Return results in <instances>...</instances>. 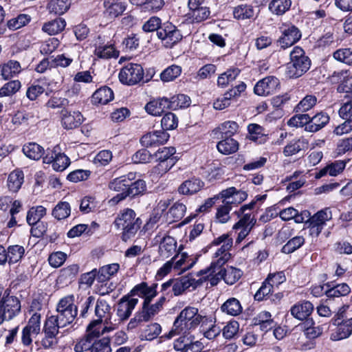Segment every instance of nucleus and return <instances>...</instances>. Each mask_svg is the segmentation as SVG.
Returning a JSON list of instances; mask_svg holds the SVG:
<instances>
[{"mask_svg": "<svg viewBox=\"0 0 352 352\" xmlns=\"http://www.w3.org/2000/svg\"><path fill=\"white\" fill-rule=\"evenodd\" d=\"M65 327V325H61L58 320L55 318V316L48 317L43 324V331H46L56 336L59 333V329Z\"/></svg>", "mask_w": 352, "mask_h": 352, "instance_id": "61", "label": "nucleus"}, {"mask_svg": "<svg viewBox=\"0 0 352 352\" xmlns=\"http://www.w3.org/2000/svg\"><path fill=\"white\" fill-rule=\"evenodd\" d=\"M186 207L180 202H175L166 213V221L169 223L177 222L185 215Z\"/></svg>", "mask_w": 352, "mask_h": 352, "instance_id": "41", "label": "nucleus"}, {"mask_svg": "<svg viewBox=\"0 0 352 352\" xmlns=\"http://www.w3.org/2000/svg\"><path fill=\"white\" fill-rule=\"evenodd\" d=\"M175 341L174 349L181 352H200L204 349V344L200 340H196L190 333L183 334Z\"/></svg>", "mask_w": 352, "mask_h": 352, "instance_id": "15", "label": "nucleus"}, {"mask_svg": "<svg viewBox=\"0 0 352 352\" xmlns=\"http://www.w3.org/2000/svg\"><path fill=\"white\" fill-rule=\"evenodd\" d=\"M175 153L176 149L173 146L159 148L153 155V158L159 163L153 168L152 172L157 175L167 173L176 162V160L173 157Z\"/></svg>", "mask_w": 352, "mask_h": 352, "instance_id": "5", "label": "nucleus"}, {"mask_svg": "<svg viewBox=\"0 0 352 352\" xmlns=\"http://www.w3.org/2000/svg\"><path fill=\"white\" fill-rule=\"evenodd\" d=\"M313 310L314 306L309 301H302L293 305L290 311L294 318L303 320L311 315Z\"/></svg>", "mask_w": 352, "mask_h": 352, "instance_id": "31", "label": "nucleus"}, {"mask_svg": "<svg viewBox=\"0 0 352 352\" xmlns=\"http://www.w3.org/2000/svg\"><path fill=\"white\" fill-rule=\"evenodd\" d=\"M205 0H188V12L186 14V20L191 23H201L209 18L210 11L208 7L204 6Z\"/></svg>", "mask_w": 352, "mask_h": 352, "instance_id": "9", "label": "nucleus"}, {"mask_svg": "<svg viewBox=\"0 0 352 352\" xmlns=\"http://www.w3.org/2000/svg\"><path fill=\"white\" fill-rule=\"evenodd\" d=\"M155 240L160 243L159 252L162 257L168 258L176 252L177 242L173 237L168 235L161 236L157 234Z\"/></svg>", "mask_w": 352, "mask_h": 352, "instance_id": "22", "label": "nucleus"}, {"mask_svg": "<svg viewBox=\"0 0 352 352\" xmlns=\"http://www.w3.org/2000/svg\"><path fill=\"white\" fill-rule=\"evenodd\" d=\"M197 258L189 257L186 253H182L180 256H174L170 261H173V267L175 270L186 271L194 266Z\"/></svg>", "mask_w": 352, "mask_h": 352, "instance_id": "34", "label": "nucleus"}, {"mask_svg": "<svg viewBox=\"0 0 352 352\" xmlns=\"http://www.w3.org/2000/svg\"><path fill=\"white\" fill-rule=\"evenodd\" d=\"M233 241L228 234H223L214 239L212 243V246H219L213 256V260L219 266H223L230 258L231 254L230 251L232 247Z\"/></svg>", "mask_w": 352, "mask_h": 352, "instance_id": "7", "label": "nucleus"}, {"mask_svg": "<svg viewBox=\"0 0 352 352\" xmlns=\"http://www.w3.org/2000/svg\"><path fill=\"white\" fill-rule=\"evenodd\" d=\"M116 327V324H105L101 320H95L92 321L87 327V333L91 339L98 338L100 335L113 331Z\"/></svg>", "mask_w": 352, "mask_h": 352, "instance_id": "26", "label": "nucleus"}, {"mask_svg": "<svg viewBox=\"0 0 352 352\" xmlns=\"http://www.w3.org/2000/svg\"><path fill=\"white\" fill-rule=\"evenodd\" d=\"M41 314L34 313L23 328L21 336V344L29 347L32 345L33 340L41 333Z\"/></svg>", "mask_w": 352, "mask_h": 352, "instance_id": "8", "label": "nucleus"}, {"mask_svg": "<svg viewBox=\"0 0 352 352\" xmlns=\"http://www.w3.org/2000/svg\"><path fill=\"white\" fill-rule=\"evenodd\" d=\"M105 13L111 18H115L121 14L126 9L124 3L116 0H105L104 1Z\"/></svg>", "mask_w": 352, "mask_h": 352, "instance_id": "42", "label": "nucleus"}, {"mask_svg": "<svg viewBox=\"0 0 352 352\" xmlns=\"http://www.w3.org/2000/svg\"><path fill=\"white\" fill-rule=\"evenodd\" d=\"M61 123L66 129H72L79 126L83 121V117L80 111H69L63 109L60 112Z\"/></svg>", "mask_w": 352, "mask_h": 352, "instance_id": "24", "label": "nucleus"}, {"mask_svg": "<svg viewBox=\"0 0 352 352\" xmlns=\"http://www.w3.org/2000/svg\"><path fill=\"white\" fill-rule=\"evenodd\" d=\"M23 153L30 159L39 160L44 154V148L35 142H29L23 147Z\"/></svg>", "mask_w": 352, "mask_h": 352, "instance_id": "48", "label": "nucleus"}, {"mask_svg": "<svg viewBox=\"0 0 352 352\" xmlns=\"http://www.w3.org/2000/svg\"><path fill=\"white\" fill-rule=\"evenodd\" d=\"M243 272L241 270L230 266L223 270H221V275L226 283L228 285H233L238 281L241 277Z\"/></svg>", "mask_w": 352, "mask_h": 352, "instance_id": "49", "label": "nucleus"}, {"mask_svg": "<svg viewBox=\"0 0 352 352\" xmlns=\"http://www.w3.org/2000/svg\"><path fill=\"white\" fill-rule=\"evenodd\" d=\"M190 98L184 94H177L168 99L169 109L176 110L186 108L190 104Z\"/></svg>", "mask_w": 352, "mask_h": 352, "instance_id": "54", "label": "nucleus"}, {"mask_svg": "<svg viewBox=\"0 0 352 352\" xmlns=\"http://www.w3.org/2000/svg\"><path fill=\"white\" fill-rule=\"evenodd\" d=\"M21 71L20 63L14 60L0 65V76L4 80L13 78Z\"/></svg>", "mask_w": 352, "mask_h": 352, "instance_id": "35", "label": "nucleus"}, {"mask_svg": "<svg viewBox=\"0 0 352 352\" xmlns=\"http://www.w3.org/2000/svg\"><path fill=\"white\" fill-rule=\"evenodd\" d=\"M47 210L43 206L32 207L28 212L26 221L32 226H35L46 214Z\"/></svg>", "mask_w": 352, "mask_h": 352, "instance_id": "45", "label": "nucleus"}, {"mask_svg": "<svg viewBox=\"0 0 352 352\" xmlns=\"http://www.w3.org/2000/svg\"><path fill=\"white\" fill-rule=\"evenodd\" d=\"M138 302V299L131 295L123 296L118 304L117 315L121 320H126L131 315Z\"/></svg>", "mask_w": 352, "mask_h": 352, "instance_id": "23", "label": "nucleus"}, {"mask_svg": "<svg viewBox=\"0 0 352 352\" xmlns=\"http://www.w3.org/2000/svg\"><path fill=\"white\" fill-rule=\"evenodd\" d=\"M336 326L334 331L331 333L330 339L338 341L349 338L352 334V318L342 320L333 324Z\"/></svg>", "mask_w": 352, "mask_h": 352, "instance_id": "25", "label": "nucleus"}, {"mask_svg": "<svg viewBox=\"0 0 352 352\" xmlns=\"http://www.w3.org/2000/svg\"><path fill=\"white\" fill-rule=\"evenodd\" d=\"M208 320V318L199 313L197 308L190 306L186 307L177 316L167 338H170L176 335L190 333L200 324H205Z\"/></svg>", "mask_w": 352, "mask_h": 352, "instance_id": "1", "label": "nucleus"}, {"mask_svg": "<svg viewBox=\"0 0 352 352\" xmlns=\"http://www.w3.org/2000/svg\"><path fill=\"white\" fill-rule=\"evenodd\" d=\"M165 109H169L168 98L165 97L153 100L145 106L146 111L154 116H160Z\"/></svg>", "mask_w": 352, "mask_h": 352, "instance_id": "32", "label": "nucleus"}, {"mask_svg": "<svg viewBox=\"0 0 352 352\" xmlns=\"http://www.w3.org/2000/svg\"><path fill=\"white\" fill-rule=\"evenodd\" d=\"M95 45L94 54L100 58L108 59L119 56V51L115 49L113 43L106 42L101 36L98 37Z\"/></svg>", "mask_w": 352, "mask_h": 352, "instance_id": "19", "label": "nucleus"}, {"mask_svg": "<svg viewBox=\"0 0 352 352\" xmlns=\"http://www.w3.org/2000/svg\"><path fill=\"white\" fill-rule=\"evenodd\" d=\"M24 181V175L22 170H14L11 172L8 178V187L13 192H17L21 187Z\"/></svg>", "mask_w": 352, "mask_h": 352, "instance_id": "46", "label": "nucleus"}, {"mask_svg": "<svg viewBox=\"0 0 352 352\" xmlns=\"http://www.w3.org/2000/svg\"><path fill=\"white\" fill-rule=\"evenodd\" d=\"M151 302H144L142 309L138 311L144 322L152 319L159 311L157 305H150Z\"/></svg>", "mask_w": 352, "mask_h": 352, "instance_id": "62", "label": "nucleus"}, {"mask_svg": "<svg viewBox=\"0 0 352 352\" xmlns=\"http://www.w3.org/2000/svg\"><path fill=\"white\" fill-rule=\"evenodd\" d=\"M169 137V134L164 130L153 131L144 135L140 142L146 147L155 146L165 144Z\"/></svg>", "mask_w": 352, "mask_h": 352, "instance_id": "21", "label": "nucleus"}, {"mask_svg": "<svg viewBox=\"0 0 352 352\" xmlns=\"http://www.w3.org/2000/svg\"><path fill=\"white\" fill-rule=\"evenodd\" d=\"M31 18L26 14H20L8 21L7 26L10 30H18L28 24Z\"/></svg>", "mask_w": 352, "mask_h": 352, "instance_id": "60", "label": "nucleus"}, {"mask_svg": "<svg viewBox=\"0 0 352 352\" xmlns=\"http://www.w3.org/2000/svg\"><path fill=\"white\" fill-rule=\"evenodd\" d=\"M119 268L120 265L118 263H112L102 266L97 272V280L100 283L107 281L118 272Z\"/></svg>", "mask_w": 352, "mask_h": 352, "instance_id": "47", "label": "nucleus"}, {"mask_svg": "<svg viewBox=\"0 0 352 352\" xmlns=\"http://www.w3.org/2000/svg\"><path fill=\"white\" fill-rule=\"evenodd\" d=\"M329 122V116L327 113L320 112L311 118V123L305 126V130L309 132H317L327 125Z\"/></svg>", "mask_w": 352, "mask_h": 352, "instance_id": "37", "label": "nucleus"}, {"mask_svg": "<svg viewBox=\"0 0 352 352\" xmlns=\"http://www.w3.org/2000/svg\"><path fill=\"white\" fill-rule=\"evenodd\" d=\"M311 60L305 56L304 50L295 47L290 53V62L287 63V74L291 78L301 76L309 70Z\"/></svg>", "mask_w": 352, "mask_h": 352, "instance_id": "3", "label": "nucleus"}, {"mask_svg": "<svg viewBox=\"0 0 352 352\" xmlns=\"http://www.w3.org/2000/svg\"><path fill=\"white\" fill-rule=\"evenodd\" d=\"M238 124L231 120L225 121L218 126V130L226 138H231L238 131Z\"/></svg>", "mask_w": 352, "mask_h": 352, "instance_id": "63", "label": "nucleus"}, {"mask_svg": "<svg viewBox=\"0 0 352 352\" xmlns=\"http://www.w3.org/2000/svg\"><path fill=\"white\" fill-rule=\"evenodd\" d=\"M222 266L217 265L215 261H212L210 265L204 270L197 272L195 275L197 279H201V285L208 280L211 286L217 285L221 279V275Z\"/></svg>", "mask_w": 352, "mask_h": 352, "instance_id": "17", "label": "nucleus"}, {"mask_svg": "<svg viewBox=\"0 0 352 352\" xmlns=\"http://www.w3.org/2000/svg\"><path fill=\"white\" fill-rule=\"evenodd\" d=\"M279 80L273 76H269L258 80L254 87L255 94L267 96L273 94L279 86Z\"/></svg>", "mask_w": 352, "mask_h": 352, "instance_id": "18", "label": "nucleus"}, {"mask_svg": "<svg viewBox=\"0 0 352 352\" xmlns=\"http://www.w3.org/2000/svg\"><path fill=\"white\" fill-rule=\"evenodd\" d=\"M217 148L221 153L230 155L238 151L239 143L232 138H226L218 142Z\"/></svg>", "mask_w": 352, "mask_h": 352, "instance_id": "44", "label": "nucleus"}, {"mask_svg": "<svg viewBox=\"0 0 352 352\" xmlns=\"http://www.w3.org/2000/svg\"><path fill=\"white\" fill-rule=\"evenodd\" d=\"M114 98L113 92L107 86L98 89L91 96V102L94 104H106Z\"/></svg>", "mask_w": 352, "mask_h": 352, "instance_id": "33", "label": "nucleus"}, {"mask_svg": "<svg viewBox=\"0 0 352 352\" xmlns=\"http://www.w3.org/2000/svg\"><path fill=\"white\" fill-rule=\"evenodd\" d=\"M142 224V219L131 208L120 210L113 221L116 229L122 231L121 239L125 242L135 236Z\"/></svg>", "mask_w": 352, "mask_h": 352, "instance_id": "2", "label": "nucleus"}, {"mask_svg": "<svg viewBox=\"0 0 352 352\" xmlns=\"http://www.w3.org/2000/svg\"><path fill=\"white\" fill-rule=\"evenodd\" d=\"M182 74V67L173 65L165 69L160 74V78L163 82H170L176 79Z\"/></svg>", "mask_w": 352, "mask_h": 352, "instance_id": "59", "label": "nucleus"}, {"mask_svg": "<svg viewBox=\"0 0 352 352\" xmlns=\"http://www.w3.org/2000/svg\"><path fill=\"white\" fill-rule=\"evenodd\" d=\"M66 25L64 19L61 18L56 19L52 21L43 25L42 30L50 35H54L62 32Z\"/></svg>", "mask_w": 352, "mask_h": 352, "instance_id": "53", "label": "nucleus"}, {"mask_svg": "<svg viewBox=\"0 0 352 352\" xmlns=\"http://www.w3.org/2000/svg\"><path fill=\"white\" fill-rule=\"evenodd\" d=\"M280 217L284 221L294 219L296 223H300L307 221L309 217V212L303 211L298 213V210L293 207H289L280 212Z\"/></svg>", "mask_w": 352, "mask_h": 352, "instance_id": "36", "label": "nucleus"}, {"mask_svg": "<svg viewBox=\"0 0 352 352\" xmlns=\"http://www.w3.org/2000/svg\"><path fill=\"white\" fill-rule=\"evenodd\" d=\"M233 15L236 19L244 20L253 18L254 16V11L251 6L240 5L234 8Z\"/></svg>", "mask_w": 352, "mask_h": 352, "instance_id": "58", "label": "nucleus"}, {"mask_svg": "<svg viewBox=\"0 0 352 352\" xmlns=\"http://www.w3.org/2000/svg\"><path fill=\"white\" fill-rule=\"evenodd\" d=\"M95 314L98 318L97 320H101L107 324H112L111 322V307L105 300L101 299L97 300Z\"/></svg>", "mask_w": 352, "mask_h": 352, "instance_id": "38", "label": "nucleus"}, {"mask_svg": "<svg viewBox=\"0 0 352 352\" xmlns=\"http://www.w3.org/2000/svg\"><path fill=\"white\" fill-rule=\"evenodd\" d=\"M280 30L281 36L277 40V45L282 50L292 46L301 38L300 31L293 25L283 24Z\"/></svg>", "mask_w": 352, "mask_h": 352, "instance_id": "12", "label": "nucleus"}, {"mask_svg": "<svg viewBox=\"0 0 352 352\" xmlns=\"http://www.w3.org/2000/svg\"><path fill=\"white\" fill-rule=\"evenodd\" d=\"M71 213V207L69 203L66 201H60L52 210V216L58 219L62 220L67 218Z\"/></svg>", "mask_w": 352, "mask_h": 352, "instance_id": "55", "label": "nucleus"}, {"mask_svg": "<svg viewBox=\"0 0 352 352\" xmlns=\"http://www.w3.org/2000/svg\"><path fill=\"white\" fill-rule=\"evenodd\" d=\"M204 186V182L197 177H192L182 182L178 188V192L184 195H192Z\"/></svg>", "mask_w": 352, "mask_h": 352, "instance_id": "28", "label": "nucleus"}, {"mask_svg": "<svg viewBox=\"0 0 352 352\" xmlns=\"http://www.w3.org/2000/svg\"><path fill=\"white\" fill-rule=\"evenodd\" d=\"M291 6L292 0H272L268 8L274 14L283 15L289 10Z\"/></svg>", "mask_w": 352, "mask_h": 352, "instance_id": "52", "label": "nucleus"}, {"mask_svg": "<svg viewBox=\"0 0 352 352\" xmlns=\"http://www.w3.org/2000/svg\"><path fill=\"white\" fill-rule=\"evenodd\" d=\"M222 312L232 316H239L243 311L240 301L235 298H228L221 307Z\"/></svg>", "mask_w": 352, "mask_h": 352, "instance_id": "40", "label": "nucleus"}, {"mask_svg": "<svg viewBox=\"0 0 352 352\" xmlns=\"http://www.w3.org/2000/svg\"><path fill=\"white\" fill-rule=\"evenodd\" d=\"M70 5V0H51L48 4V9L50 12L61 15L68 10Z\"/></svg>", "mask_w": 352, "mask_h": 352, "instance_id": "56", "label": "nucleus"}, {"mask_svg": "<svg viewBox=\"0 0 352 352\" xmlns=\"http://www.w3.org/2000/svg\"><path fill=\"white\" fill-rule=\"evenodd\" d=\"M331 219V212L329 208L321 210L308 219L310 234L318 236L326 225V222Z\"/></svg>", "mask_w": 352, "mask_h": 352, "instance_id": "16", "label": "nucleus"}, {"mask_svg": "<svg viewBox=\"0 0 352 352\" xmlns=\"http://www.w3.org/2000/svg\"><path fill=\"white\" fill-rule=\"evenodd\" d=\"M25 254V249L19 245H10L7 249L8 263H16L19 261Z\"/></svg>", "mask_w": 352, "mask_h": 352, "instance_id": "57", "label": "nucleus"}, {"mask_svg": "<svg viewBox=\"0 0 352 352\" xmlns=\"http://www.w3.org/2000/svg\"><path fill=\"white\" fill-rule=\"evenodd\" d=\"M307 146L304 139H294L290 141L284 148L283 154L287 156H292L303 150Z\"/></svg>", "mask_w": 352, "mask_h": 352, "instance_id": "50", "label": "nucleus"}, {"mask_svg": "<svg viewBox=\"0 0 352 352\" xmlns=\"http://www.w3.org/2000/svg\"><path fill=\"white\" fill-rule=\"evenodd\" d=\"M157 37L161 39L166 47H172L182 38L180 31L169 22L164 23L157 32Z\"/></svg>", "mask_w": 352, "mask_h": 352, "instance_id": "11", "label": "nucleus"}, {"mask_svg": "<svg viewBox=\"0 0 352 352\" xmlns=\"http://www.w3.org/2000/svg\"><path fill=\"white\" fill-rule=\"evenodd\" d=\"M135 173H129L127 175L117 177L109 183V188L123 193L128 190L131 182L135 179Z\"/></svg>", "mask_w": 352, "mask_h": 352, "instance_id": "29", "label": "nucleus"}, {"mask_svg": "<svg viewBox=\"0 0 352 352\" xmlns=\"http://www.w3.org/2000/svg\"><path fill=\"white\" fill-rule=\"evenodd\" d=\"M240 74V69L233 67L220 74L217 78V85L220 87H226L234 81Z\"/></svg>", "mask_w": 352, "mask_h": 352, "instance_id": "51", "label": "nucleus"}, {"mask_svg": "<svg viewBox=\"0 0 352 352\" xmlns=\"http://www.w3.org/2000/svg\"><path fill=\"white\" fill-rule=\"evenodd\" d=\"M118 77L122 84L135 85L143 79V67L140 64L129 63L120 69Z\"/></svg>", "mask_w": 352, "mask_h": 352, "instance_id": "10", "label": "nucleus"}, {"mask_svg": "<svg viewBox=\"0 0 352 352\" xmlns=\"http://www.w3.org/2000/svg\"><path fill=\"white\" fill-rule=\"evenodd\" d=\"M57 315L55 318L61 325L65 327L72 324L77 316L78 308L74 304L73 296L63 298L58 302L56 307Z\"/></svg>", "mask_w": 352, "mask_h": 352, "instance_id": "6", "label": "nucleus"}, {"mask_svg": "<svg viewBox=\"0 0 352 352\" xmlns=\"http://www.w3.org/2000/svg\"><path fill=\"white\" fill-rule=\"evenodd\" d=\"M333 56L338 61L352 65V49L351 48L339 49L333 53Z\"/></svg>", "mask_w": 352, "mask_h": 352, "instance_id": "64", "label": "nucleus"}, {"mask_svg": "<svg viewBox=\"0 0 352 352\" xmlns=\"http://www.w3.org/2000/svg\"><path fill=\"white\" fill-rule=\"evenodd\" d=\"M43 160L45 164H52L54 170L56 171L64 170L70 164L69 157L64 153H60L56 146L52 150L47 149Z\"/></svg>", "mask_w": 352, "mask_h": 352, "instance_id": "14", "label": "nucleus"}, {"mask_svg": "<svg viewBox=\"0 0 352 352\" xmlns=\"http://www.w3.org/2000/svg\"><path fill=\"white\" fill-rule=\"evenodd\" d=\"M156 287V284L148 286L146 283L143 282L135 285L131 289L130 295L143 298L144 299V302H151L157 295Z\"/></svg>", "mask_w": 352, "mask_h": 352, "instance_id": "27", "label": "nucleus"}, {"mask_svg": "<svg viewBox=\"0 0 352 352\" xmlns=\"http://www.w3.org/2000/svg\"><path fill=\"white\" fill-rule=\"evenodd\" d=\"M256 219L251 214H245L242 218L233 226L234 230L240 229L236 239V243H240L250 232L256 223Z\"/></svg>", "mask_w": 352, "mask_h": 352, "instance_id": "20", "label": "nucleus"}, {"mask_svg": "<svg viewBox=\"0 0 352 352\" xmlns=\"http://www.w3.org/2000/svg\"><path fill=\"white\" fill-rule=\"evenodd\" d=\"M248 197L246 192L237 190L235 187H230L221 190L217 195V199H222V203L231 209L237 206Z\"/></svg>", "mask_w": 352, "mask_h": 352, "instance_id": "13", "label": "nucleus"}, {"mask_svg": "<svg viewBox=\"0 0 352 352\" xmlns=\"http://www.w3.org/2000/svg\"><path fill=\"white\" fill-rule=\"evenodd\" d=\"M327 287L329 288L325 290V295L329 298L345 296L351 292V289L346 283H340L333 286L328 283Z\"/></svg>", "mask_w": 352, "mask_h": 352, "instance_id": "43", "label": "nucleus"}, {"mask_svg": "<svg viewBox=\"0 0 352 352\" xmlns=\"http://www.w3.org/2000/svg\"><path fill=\"white\" fill-rule=\"evenodd\" d=\"M249 139L252 141L261 144L267 140V135L265 130L259 124H250L248 126Z\"/></svg>", "mask_w": 352, "mask_h": 352, "instance_id": "39", "label": "nucleus"}, {"mask_svg": "<svg viewBox=\"0 0 352 352\" xmlns=\"http://www.w3.org/2000/svg\"><path fill=\"white\" fill-rule=\"evenodd\" d=\"M146 190V182L142 179H138L134 182H131L128 190L123 193L118 194L114 199L117 201H121L126 197H133L135 196L143 194Z\"/></svg>", "mask_w": 352, "mask_h": 352, "instance_id": "30", "label": "nucleus"}, {"mask_svg": "<svg viewBox=\"0 0 352 352\" xmlns=\"http://www.w3.org/2000/svg\"><path fill=\"white\" fill-rule=\"evenodd\" d=\"M20 300L10 294L8 289H6L3 297L0 300V324L4 320H10L16 316L21 311Z\"/></svg>", "mask_w": 352, "mask_h": 352, "instance_id": "4", "label": "nucleus"}]
</instances>
